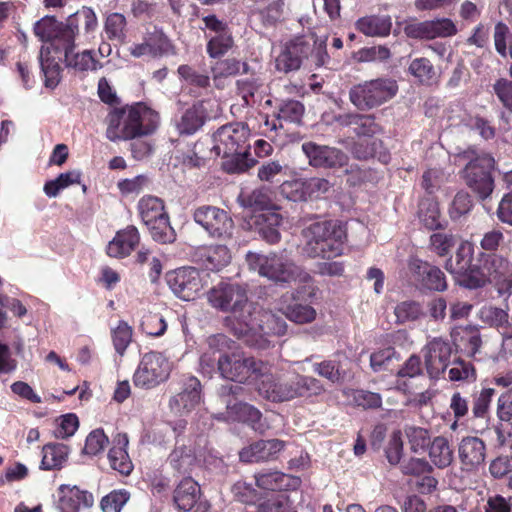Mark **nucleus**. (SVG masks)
Returning a JSON list of instances; mask_svg holds the SVG:
<instances>
[{
  "mask_svg": "<svg viewBox=\"0 0 512 512\" xmlns=\"http://www.w3.org/2000/svg\"><path fill=\"white\" fill-rule=\"evenodd\" d=\"M207 301L213 308L228 314L225 324L236 337L246 329L256 306L249 301L247 288L238 283H218L208 291Z\"/></svg>",
  "mask_w": 512,
  "mask_h": 512,
  "instance_id": "nucleus-1",
  "label": "nucleus"
},
{
  "mask_svg": "<svg viewBox=\"0 0 512 512\" xmlns=\"http://www.w3.org/2000/svg\"><path fill=\"white\" fill-rule=\"evenodd\" d=\"M158 124V113L139 102L109 113L106 137L112 142L131 140L152 134Z\"/></svg>",
  "mask_w": 512,
  "mask_h": 512,
  "instance_id": "nucleus-2",
  "label": "nucleus"
},
{
  "mask_svg": "<svg viewBox=\"0 0 512 512\" xmlns=\"http://www.w3.org/2000/svg\"><path fill=\"white\" fill-rule=\"evenodd\" d=\"M346 229L338 221H317L302 230V252L310 258H333L342 254Z\"/></svg>",
  "mask_w": 512,
  "mask_h": 512,
  "instance_id": "nucleus-3",
  "label": "nucleus"
},
{
  "mask_svg": "<svg viewBox=\"0 0 512 512\" xmlns=\"http://www.w3.org/2000/svg\"><path fill=\"white\" fill-rule=\"evenodd\" d=\"M246 262L251 271L276 284H289L292 282L306 283L310 275L298 266L284 253L262 254L248 252Z\"/></svg>",
  "mask_w": 512,
  "mask_h": 512,
  "instance_id": "nucleus-4",
  "label": "nucleus"
},
{
  "mask_svg": "<svg viewBox=\"0 0 512 512\" xmlns=\"http://www.w3.org/2000/svg\"><path fill=\"white\" fill-rule=\"evenodd\" d=\"M245 392L239 384H225L218 390L225 411L217 414V419L228 422H244L259 433H264L268 426L262 421L261 412L254 406L238 400Z\"/></svg>",
  "mask_w": 512,
  "mask_h": 512,
  "instance_id": "nucleus-5",
  "label": "nucleus"
},
{
  "mask_svg": "<svg viewBox=\"0 0 512 512\" xmlns=\"http://www.w3.org/2000/svg\"><path fill=\"white\" fill-rule=\"evenodd\" d=\"M287 329L286 322L271 311L261 310L255 306L254 313L247 321L246 329L239 333L237 337L244 339L250 345L264 349L269 345L267 336L285 334Z\"/></svg>",
  "mask_w": 512,
  "mask_h": 512,
  "instance_id": "nucleus-6",
  "label": "nucleus"
},
{
  "mask_svg": "<svg viewBox=\"0 0 512 512\" xmlns=\"http://www.w3.org/2000/svg\"><path fill=\"white\" fill-rule=\"evenodd\" d=\"M397 91L395 80L377 78L354 85L349 91V99L358 110L368 111L392 99Z\"/></svg>",
  "mask_w": 512,
  "mask_h": 512,
  "instance_id": "nucleus-7",
  "label": "nucleus"
},
{
  "mask_svg": "<svg viewBox=\"0 0 512 512\" xmlns=\"http://www.w3.org/2000/svg\"><path fill=\"white\" fill-rule=\"evenodd\" d=\"M266 368L267 363L241 352L223 353L217 360L221 377L239 384L247 383L251 378L258 379L266 373Z\"/></svg>",
  "mask_w": 512,
  "mask_h": 512,
  "instance_id": "nucleus-8",
  "label": "nucleus"
},
{
  "mask_svg": "<svg viewBox=\"0 0 512 512\" xmlns=\"http://www.w3.org/2000/svg\"><path fill=\"white\" fill-rule=\"evenodd\" d=\"M143 223L150 231L152 238L160 243H171L175 233L170 226L168 214L164 210L163 201L155 196L142 197L137 205Z\"/></svg>",
  "mask_w": 512,
  "mask_h": 512,
  "instance_id": "nucleus-9",
  "label": "nucleus"
},
{
  "mask_svg": "<svg viewBox=\"0 0 512 512\" xmlns=\"http://www.w3.org/2000/svg\"><path fill=\"white\" fill-rule=\"evenodd\" d=\"M172 368V362L163 353H145L134 373V385L143 389L155 388L169 378Z\"/></svg>",
  "mask_w": 512,
  "mask_h": 512,
  "instance_id": "nucleus-10",
  "label": "nucleus"
},
{
  "mask_svg": "<svg viewBox=\"0 0 512 512\" xmlns=\"http://www.w3.org/2000/svg\"><path fill=\"white\" fill-rule=\"evenodd\" d=\"M494 168V158L481 153L472 158L463 170L466 185L482 200L487 199L494 190V179L491 175Z\"/></svg>",
  "mask_w": 512,
  "mask_h": 512,
  "instance_id": "nucleus-11",
  "label": "nucleus"
},
{
  "mask_svg": "<svg viewBox=\"0 0 512 512\" xmlns=\"http://www.w3.org/2000/svg\"><path fill=\"white\" fill-rule=\"evenodd\" d=\"M193 219L213 238L227 239L232 237L234 222L228 213L219 207L200 206L194 210Z\"/></svg>",
  "mask_w": 512,
  "mask_h": 512,
  "instance_id": "nucleus-12",
  "label": "nucleus"
},
{
  "mask_svg": "<svg viewBox=\"0 0 512 512\" xmlns=\"http://www.w3.org/2000/svg\"><path fill=\"white\" fill-rule=\"evenodd\" d=\"M452 345L447 339L435 337L422 348L425 369L432 379H438L451 363Z\"/></svg>",
  "mask_w": 512,
  "mask_h": 512,
  "instance_id": "nucleus-13",
  "label": "nucleus"
},
{
  "mask_svg": "<svg viewBox=\"0 0 512 512\" xmlns=\"http://www.w3.org/2000/svg\"><path fill=\"white\" fill-rule=\"evenodd\" d=\"M167 283L172 292L185 301L194 300L204 287L199 270L182 267L167 274Z\"/></svg>",
  "mask_w": 512,
  "mask_h": 512,
  "instance_id": "nucleus-14",
  "label": "nucleus"
},
{
  "mask_svg": "<svg viewBox=\"0 0 512 512\" xmlns=\"http://www.w3.org/2000/svg\"><path fill=\"white\" fill-rule=\"evenodd\" d=\"M249 129L244 123H230L220 127L213 135V151L228 155L248 146Z\"/></svg>",
  "mask_w": 512,
  "mask_h": 512,
  "instance_id": "nucleus-15",
  "label": "nucleus"
},
{
  "mask_svg": "<svg viewBox=\"0 0 512 512\" xmlns=\"http://www.w3.org/2000/svg\"><path fill=\"white\" fill-rule=\"evenodd\" d=\"M302 151L312 167L324 169L342 168L348 164L349 158L342 150L327 145H319L309 141L302 144Z\"/></svg>",
  "mask_w": 512,
  "mask_h": 512,
  "instance_id": "nucleus-16",
  "label": "nucleus"
},
{
  "mask_svg": "<svg viewBox=\"0 0 512 512\" xmlns=\"http://www.w3.org/2000/svg\"><path fill=\"white\" fill-rule=\"evenodd\" d=\"M257 390L263 398L272 402L291 401L293 400V378L287 379L273 375L267 364L266 373L258 377Z\"/></svg>",
  "mask_w": 512,
  "mask_h": 512,
  "instance_id": "nucleus-17",
  "label": "nucleus"
},
{
  "mask_svg": "<svg viewBox=\"0 0 512 512\" xmlns=\"http://www.w3.org/2000/svg\"><path fill=\"white\" fill-rule=\"evenodd\" d=\"M34 33L42 41H59L64 46L66 43L75 41L78 26L72 18H69L68 23L64 25L54 17L46 16L35 23Z\"/></svg>",
  "mask_w": 512,
  "mask_h": 512,
  "instance_id": "nucleus-18",
  "label": "nucleus"
},
{
  "mask_svg": "<svg viewBox=\"0 0 512 512\" xmlns=\"http://www.w3.org/2000/svg\"><path fill=\"white\" fill-rule=\"evenodd\" d=\"M405 34L415 39H435L437 37H450L456 34L457 28L448 18H438L422 22H411L404 27Z\"/></svg>",
  "mask_w": 512,
  "mask_h": 512,
  "instance_id": "nucleus-19",
  "label": "nucleus"
},
{
  "mask_svg": "<svg viewBox=\"0 0 512 512\" xmlns=\"http://www.w3.org/2000/svg\"><path fill=\"white\" fill-rule=\"evenodd\" d=\"M298 292L287 291L276 301V308L287 319L297 324L310 323L316 318V310L305 304L297 302Z\"/></svg>",
  "mask_w": 512,
  "mask_h": 512,
  "instance_id": "nucleus-20",
  "label": "nucleus"
},
{
  "mask_svg": "<svg viewBox=\"0 0 512 512\" xmlns=\"http://www.w3.org/2000/svg\"><path fill=\"white\" fill-rule=\"evenodd\" d=\"M200 401V381L190 376L183 381L181 391L170 399L169 406L173 413L183 415L192 411Z\"/></svg>",
  "mask_w": 512,
  "mask_h": 512,
  "instance_id": "nucleus-21",
  "label": "nucleus"
},
{
  "mask_svg": "<svg viewBox=\"0 0 512 512\" xmlns=\"http://www.w3.org/2000/svg\"><path fill=\"white\" fill-rule=\"evenodd\" d=\"M414 279L425 289L442 292L447 289L445 274L428 262L415 259L410 263Z\"/></svg>",
  "mask_w": 512,
  "mask_h": 512,
  "instance_id": "nucleus-22",
  "label": "nucleus"
},
{
  "mask_svg": "<svg viewBox=\"0 0 512 512\" xmlns=\"http://www.w3.org/2000/svg\"><path fill=\"white\" fill-rule=\"evenodd\" d=\"M56 508L59 512H79L81 508H89L94 503V497L77 486L61 485L58 488Z\"/></svg>",
  "mask_w": 512,
  "mask_h": 512,
  "instance_id": "nucleus-23",
  "label": "nucleus"
},
{
  "mask_svg": "<svg viewBox=\"0 0 512 512\" xmlns=\"http://www.w3.org/2000/svg\"><path fill=\"white\" fill-rule=\"evenodd\" d=\"M350 359L344 353L335 354L333 359L313 363V371L333 384H341L349 377Z\"/></svg>",
  "mask_w": 512,
  "mask_h": 512,
  "instance_id": "nucleus-24",
  "label": "nucleus"
},
{
  "mask_svg": "<svg viewBox=\"0 0 512 512\" xmlns=\"http://www.w3.org/2000/svg\"><path fill=\"white\" fill-rule=\"evenodd\" d=\"M60 48L55 43L42 46L39 54V62L45 78V86L54 88L61 79Z\"/></svg>",
  "mask_w": 512,
  "mask_h": 512,
  "instance_id": "nucleus-25",
  "label": "nucleus"
},
{
  "mask_svg": "<svg viewBox=\"0 0 512 512\" xmlns=\"http://www.w3.org/2000/svg\"><path fill=\"white\" fill-rule=\"evenodd\" d=\"M458 455L463 470H474L485 460L486 445L478 437H464L459 444Z\"/></svg>",
  "mask_w": 512,
  "mask_h": 512,
  "instance_id": "nucleus-26",
  "label": "nucleus"
},
{
  "mask_svg": "<svg viewBox=\"0 0 512 512\" xmlns=\"http://www.w3.org/2000/svg\"><path fill=\"white\" fill-rule=\"evenodd\" d=\"M285 442L279 439L259 440L242 449L239 456L244 462H263L274 460L283 450Z\"/></svg>",
  "mask_w": 512,
  "mask_h": 512,
  "instance_id": "nucleus-27",
  "label": "nucleus"
},
{
  "mask_svg": "<svg viewBox=\"0 0 512 512\" xmlns=\"http://www.w3.org/2000/svg\"><path fill=\"white\" fill-rule=\"evenodd\" d=\"M309 50L310 46L304 41V38L292 41L276 58V69L285 73L298 70L303 57H308Z\"/></svg>",
  "mask_w": 512,
  "mask_h": 512,
  "instance_id": "nucleus-28",
  "label": "nucleus"
},
{
  "mask_svg": "<svg viewBox=\"0 0 512 512\" xmlns=\"http://www.w3.org/2000/svg\"><path fill=\"white\" fill-rule=\"evenodd\" d=\"M252 220L255 229L266 242L275 244L280 241L279 227L282 224V216L277 210L256 213Z\"/></svg>",
  "mask_w": 512,
  "mask_h": 512,
  "instance_id": "nucleus-29",
  "label": "nucleus"
},
{
  "mask_svg": "<svg viewBox=\"0 0 512 512\" xmlns=\"http://www.w3.org/2000/svg\"><path fill=\"white\" fill-rule=\"evenodd\" d=\"M65 65L75 72L95 71L101 64L94 58L91 50L76 51L75 43H66L63 46Z\"/></svg>",
  "mask_w": 512,
  "mask_h": 512,
  "instance_id": "nucleus-30",
  "label": "nucleus"
},
{
  "mask_svg": "<svg viewBox=\"0 0 512 512\" xmlns=\"http://www.w3.org/2000/svg\"><path fill=\"white\" fill-rule=\"evenodd\" d=\"M140 236L136 227L128 226L118 231L107 246V254L114 258H124L139 244Z\"/></svg>",
  "mask_w": 512,
  "mask_h": 512,
  "instance_id": "nucleus-31",
  "label": "nucleus"
},
{
  "mask_svg": "<svg viewBox=\"0 0 512 512\" xmlns=\"http://www.w3.org/2000/svg\"><path fill=\"white\" fill-rule=\"evenodd\" d=\"M204 101L195 103L188 108L176 123V128L181 135H192L204 124L207 110Z\"/></svg>",
  "mask_w": 512,
  "mask_h": 512,
  "instance_id": "nucleus-32",
  "label": "nucleus"
},
{
  "mask_svg": "<svg viewBox=\"0 0 512 512\" xmlns=\"http://www.w3.org/2000/svg\"><path fill=\"white\" fill-rule=\"evenodd\" d=\"M341 126H350L358 136L372 137L381 132L374 116L363 114H345L336 118Z\"/></svg>",
  "mask_w": 512,
  "mask_h": 512,
  "instance_id": "nucleus-33",
  "label": "nucleus"
},
{
  "mask_svg": "<svg viewBox=\"0 0 512 512\" xmlns=\"http://www.w3.org/2000/svg\"><path fill=\"white\" fill-rule=\"evenodd\" d=\"M128 442L126 434H117L113 440V447L108 453L111 468L125 475L130 474L133 468L132 462L126 451Z\"/></svg>",
  "mask_w": 512,
  "mask_h": 512,
  "instance_id": "nucleus-34",
  "label": "nucleus"
},
{
  "mask_svg": "<svg viewBox=\"0 0 512 512\" xmlns=\"http://www.w3.org/2000/svg\"><path fill=\"white\" fill-rule=\"evenodd\" d=\"M482 267L489 282H512V265L502 256L488 255L484 259Z\"/></svg>",
  "mask_w": 512,
  "mask_h": 512,
  "instance_id": "nucleus-35",
  "label": "nucleus"
},
{
  "mask_svg": "<svg viewBox=\"0 0 512 512\" xmlns=\"http://www.w3.org/2000/svg\"><path fill=\"white\" fill-rule=\"evenodd\" d=\"M200 488L191 477L184 478L174 491V502L184 512L191 510L199 498Z\"/></svg>",
  "mask_w": 512,
  "mask_h": 512,
  "instance_id": "nucleus-36",
  "label": "nucleus"
},
{
  "mask_svg": "<svg viewBox=\"0 0 512 512\" xmlns=\"http://www.w3.org/2000/svg\"><path fill=\"white\" fill-rule=\"evenodd\" d=\"M428 456L434 466L444 469L453 462L454 451L446 437L437 436L428 445Z\"/></svg>",
  "mask_w": 512,
  "mask_h": 512,
  "instance_id": "nucleus-37",
  "label": "nucleus"
},
{
  "mask_svg": "<svg viewBox=\"0 0 512 512\" xmlns=\"http://www.w3.org/2000/svg\"><path fill=\"white\" fill-rule=\"evenodd\" d=\"M70 449L62 443H48L42 448V461L40 468L43 470H59L67 462Z\"/></svg>",
  "mask_w": 512,
  "mask_h": 512,
  "instance_id": "nucleus-38",
  "label": "nucleus"
},
{
  "mask_svg": "<svg viewBox=\"0 0 512 512\" xmlns=\"http://www.w3.org/2000/svg\"><path fill=\"white\" fill-rule=\"evenodd\" d=\"M357 29L371 37H384L389 35L392 22L390 16H366L359 19L356 23Z\"/></svg>",
  "mask_w": 512,
  "mask_h": 512,
  "instance_id": "nucleus-39",
  "label": "nucleus"
},
{
  "mask_svg": "<svg viewBox=\"0 0 512 512\" xmlns=\"http://www.w3.org/2000/svg\"><path fill=\"white\" fill-rule=\"evenodd\" d=\"M324 391V385L315 377L299 373L293 377V399L316 397Z\"/></svg>",
  "mask_w": 512,
  "mask_h": 512,
  "instance_id": "nucleus-40",
  "label": "nucleus"
},
{
  "mask_svg": "<svg viewBox=\"0 0 512 512\" xmlns=\"http://www.w3.org/2000/svg\"><path fill=\"white\" fill-rule=\"evenodd\" d=\"M220 156L223 158L222 168L228 173H243L256 164V160L251 157L249 152V146L231 154Z\"/></svg>",
  "mask_w": 512,
  "mask_h": 512,
  "instance_id": "nucleus-41",
  "label": "nucleus"
},
{
  "mask_svg": "<svg viewBox=\"0 0 512 512\" xmlns=\"http://www.w3.org/2000/svg\"><path fill=\"white\" fill-rule=\"evenodd\" d=\"M342 394L348 404L363 409H377L382 405L381 395L375 392L363 389L344 388Z\"/></svg>",
  "mask_w": 512,
  "mask_h": 512,
  "instance_id": "nucleus-42",
  "label": "nucleus"
},
{
  "mask_svg": "<svg viewBox=\"0 0 512 512\" xmlns=\"http://www.w3.org/2000/svg\"><path fill=\"white\" fill-rule=\"evenodd\" d=\"M168 463L178 473H189L196 463V456L191 447L177 442V446L170 453Z\"/></svg>",
  "mask_w": 512,
  "mask_h": 512,
  "instance_id": "nucleus-43",
  "label": "nucleus"
},
{
  "mask_svg": "<svg viewBox=\"0 0 512 512\" xmlns=\"http://www.w3.org/2000/svg\"><path fill=\"white\" fill-rule=\"evenodd\" d=\"M203 265L207 270H220L231 260L229 249L225 245H213L203 250Z\"/></svg>",
  "mask_w": 512,
  "mask_h": 512,
  "instance_id": "nucleus-44",
  "label": "nucleus"
},
{
  "mask_svg": "<svg viewBox=\"0 0 512 512\" xmlns=\"http://www.w3.org/2000/svg\"><path fill=\"white\" fill-rule=\"evenodd\" d=\"M288 481L289 477L278 471H266L255 475L256 486L273 493L283 492L282 489L289 486Z\"/></svg>",
  "mask_w": 512,
  "mask_h": 512,
  "instance_id": "nucleus-45",
  "label": "nucleus"
},
{
  "mask_svg": "<svg viewBox=\"0 0 512 512\" xmlns=\"http://www.w3.org/2000/svg\"><path fill=\"white\" fill-rule=\"evenodd\" d=\"M304 41L310 46V50L308 57H303V59H306L310 66H314L315 68H333V66L330 65L331 59L326 51V39L315 40L311 37L310 39H304Z\"/></svg>",
  "mask_w": 512,
  "mask_h": 512,
  "instance_id": "nucleus-46",
  "label": "nucleus"
},
{
  "mask_svg": "<svg viewBox=\"0 0 512 512\" xmlns=\"http://www.w3.org/2000/svg\"><path fill=\"white\" fill-rule=\"evenodd\" d=\"M418 215L420 221L430 230L442 227L439 205L436 201L427 198L420 202Z\"/></svg>",
  "mask_w": 512,
  "mask_h": 512,
  "instance_id": "nucleus-47",
  "label": "nucleus"
},
{
  "mask_svg": "<svg viewBox=\"0 0 512 512\" xmlns=\"http://www.w3.org/2000/svg\"><path fill=\"white\" fill-rule=\"evenodd\" d=\"M243 201L245 206L254 209L257 213L277 210L272 201V193L266 187L254 189Z\"/></svg>",
  "mask_w": 512,
  "mask_h": 512,
  "instance_id": "nucleus-48",
  "label": "nucleus"
},
{
  "mask_svg": "<svg viewBox=\"0 0 512 512\" xmlns=\"http://www.w3.org/2000/svg\"><path fill=\"white\" fill-rule=\"evenodd\" d=\"M408 72L421 84L430 85L436 79V71L433 64L424 57L413 59L409 64Z\"/></svg>",
  "mask_w": 512,
  "mask_h": 512,
  "instance_id": "nucleus-49",
  "label": "nucleus"
},
{
  "mask_svg": "<svg viewBox=\"0 0 512 512\" xmlns=\"http://www.w3.org/2000/svg\"><path fill=\"white\" fill-rule=\"evenodd\" d=\"M126 18L121 13H111L107 16L104 24L106 37L110 41L123 43L126 38Z\"/></svg>",
  "mask_w": 512,
  "mask_h": 512,
  "instance_id": "nucleus-50",
  "label": "nucleus"
},
{
  "mask_svg": "<svg viewBox=\"0 0 512 512\" xmlns=\"http://www.w3.org/2000/svg\"><path fill=\"white\" fill-rule=\"evenodd\" d=\"M477 316L484 324L500 330L507 322L509 313L500 307L486 304L479 309Z\"/></svg>",
  "mask_w": 512,
  "mask_h": 512,
  "instance_id": "nucleus-51",
  "label": "nucleus"
},
{
  "mask_svg": "<svg viewBox=\"0 0 512 512\" xmlns=\"http://www.w3.org/2000/svg\"><path fill=\"white\" fill-rule=\"evenodd\" d=\"M472 256L469 247L461 244L456 251L455 257L446 261L445 268L454 277L468 271L472 265Z\"/></svg>",
  "mask_w": 512,
  "mask_h": 512,
  "instance_id": "nucleus-52",
  "label": "nucleus"
},
{
  "mask_svg": "<svg viewBox=\"0 0 512 512\" xmlns=\"http://www.w3.org/2000/svg\"><path fill=\"white\" fill-rule=\"evenodd\" d=\"M144 39L152 52V57H159L169 52L172 45L166 35L156 27L147 30Z\"/></svg>",
  "mask_w": 512,
  "mask_h": 512,
  "instance_id": "nucleus-53",
  "label": "nucleus"
},
{
  "mask_svg": "<svg viewBox=\"0 0 512 512\" xmlns=\"http://www.w3.org/2000/svg\"><path fill=\"white\" fill-rule=\"evenodd\" d=\"M454 279L460 286L468 289L483 287L488 282L487 275L485 274L483 267L480 269L473 265L469 267L468 271H465L461 275H457Z\"/></svg>",
  "mask_w": 512,
  "mask_h": 512,
  "instance_id": "nucleus-54",
  "label": "nucleus"
},
{
  "mask_svg": "<svg viewBox=\"0 0 512 512\" xmlns=\"http://www.w3.org/2000/svg\"><path fill=\"white\" fill-rule=\"evenodd\" d=\"M132 333V327L125 321H119L118 325L112 329L111 336L113 346L120 356L124 355L127 347L131 343Z\"/></svg>",
  "mask_w": 512,
  "mask_h": 512,
  "instance_id": "nucleus-55",
  "label": "nucleus"
},
{
  "mask_svg": "<svg viewBox=\"0 0 512 512\" xmlns=\"http://www.w3.org/2000/svg\"><path fill=\"white\" fill-rule=\"evenodd\" d=\"M279 188L281 195L290 201L299 202L307 200L305 179L284 181Z\"/></svg>",
  "mask_w": 512,
  "mask_h": 512,
  "instance_id": "nucleus-56",
  "label": "nucleus"
},
{
  "mask_svg": "<svg viewBox=\"0 0 512 512\" xmlns=\"http://www.w3.org/2000/svg\"><path fill=\"white\" fill-rule=\"evenodd\" d=\"M240 67L241 63L236 59H225L216 62L212 67V76L216 86H220L222 79L238 74Z\"/></svg>",
  "mask_w": 512,
  "mask_h": 512,
  "instance_id": "nucleus-57",
  "label": "nucleus"
},
{
  "mask_svg": "<svg viewBox=\"0 0 512 512\" xmlns=\"http://www.w3.org/2000/svg\"><path fill=\"white\" fill-rule=\"evenodd\" d=\"M233 38L231 33L224 32L213 38L207 44V53L212 58H218L229 51L233 46Z\"/></svg>",
  "mask_w": 512,
  "mask_h": 512,
  "instance_id": "nucleus-58",
  "label": "nucleus"
},
{
  "mask_svg": "<svg viewBox=\"0 0 512 512\" xmlns=\"http://www.w3.org/2000/svg\"><path fill=\"white\" fill-rule=\"evenodd\" d=\"M394 313L399 323H405L418 319L422 315V307L416 301L407 300L397 304Z\"/></svg>",
  "mask_w": 512,
  "mask_h": 512,
  "instance_id": "nucleus-59",
  "label": "nucleus"
},
{
  "mask_svg": "<svg viewBox=\"0 0 512 512\" xmlns=\"http://www.w3.org/2000/svg\"><path fill=\"white\" fill-rule=\"evenodd\" d=\"M403 454V440L400 430L391 433L387 446L385 448V456L390 465H398L401 463Z\"/></svg>",
  "mask_w": 512,
  "mask_h": 512,
  "instance_id": "nucleus-60",
  "label": "nucleus"
},
{
  "mask_svg": "<svg viewBox=\"0 0 512 512\" xmlns=\"http://www.w3.org/2000/svg\"><path fill=\"white\" fill-rule=\"evenodd\" d=\"M304 114V106L296 100L283 101L279 106L278 119L299 123Z\"/></svg>",
  "mask_w": 512,
  "mask_h": 512,
  "instance_id": "nucleus-61",
  "label": "nucleus"
},
{
  "mask_svg": "<svg viewBox=\"0 0 512 512\" xmlns=\"http://www.w3.org/2000/svg\"><path fill=\"white\" fill-rule=\"evenodd\" d=\"M492 90L503 108L512 114V80L499 78L492 85Z\"/></svg>",
  "mask_w": 512,
  "mask_h": 512,
  "instance_id": "nucleus-62",
  "label": "nucleus"
},
{
  "mask_svg": "<svg viewBox=\"0 0 512 512\" xmlns=\"http://www.w3.org/2000/svg\"><path fill=\"white\" fill-rule=\"evenodd\" d=\"M109 443L108 437L102 429H95L86 438L84 452L88 455H98L103 452Z\"/></svg>",
  "mask_w": 512,
  "mask_h": 512,
  "instance_id": "nucleus-63",
  "label": "nucleus"
},
{
  "mask_svg": "<svg viewBox=\"0 0 512 512\" xmlns=\"http://www.w3.org/2000/svg\"><path fill=\"white\" fill-rule=\"evenodd\" d=\"M482 508L484 512H512V498L490 494L487 495Z\"/></svg>",
  "mask_w": 512,
  "mask_h": 512,
  "instance_id": "nucleus-64",
  "label": "nucleus"
}]
</instances>
